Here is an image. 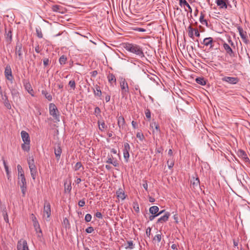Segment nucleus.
Wrapping results in <instances>:
<instances>
[{
    "label": "nucleus",
    "instance_id": "ea45409f",
    "mask_svg": "<svg viewBox=\"0 0 250 250\" xmlns=\"http://www.w3.org/2000/svg\"><path fill=\"white\" fill-rule=\"evenodd\" d=\"M204 14L201 13V15H200V18H199V21L200 22L203 24H206V25H207L208 24V21L207 20H204Z\"/></svg>",
    "mask_w": 250,
    "mask_h": 250
},
{
    "label": "nucleus",
    "instance_id": "a878e982",
    "mask_svg": "<svg viewBox=\"0 0 250 250\" xmlns=\"http://www.w3.org/2000/svg\"><path fill=\"white\" fill-rule=\"evenodd\" d=\"M2 100L3 101L4 104L5 106V107L8 109H10L11 108V106L10 104V103L8 99V97L6 95V93L4 94V98L1 97Z\"/></svg>",
    "mask_w": 250,
    "mask_h": 250
},
{
    "label": "nucleus",
    "instance_id": "de8ad7c7",
    "mask_svg": "<svg viewBox=\"0 0 250 250\" xmlns=\"http://www.w3.org/2000/svg\"><path fill=\"white\" fill-rule=\"evenodd\" d=\"M161 238H162V235L161 234H156L154 238H153V240H156L158 242H160L161 240Z\"/></svg>",
    "mask_w": 250,
    "mask_h": 250
},
{
    "label": "nucleus",
    "instance_id": "473e14b6",
    "mask_svg": "<svg viewBox=\"0 0 250 250\" xmlns=\"http://www.w3.org/2000/svg\"><path fill=\"white\" fill-rule=\"evenodd\" d=\"M30 142L23 143L21 145V148H22V150L25 151H26V152L29 151L30 149Z\"/></svg>",
    "mask_w": 250,
    "mask_h": 250
},
{
    "label": "nucleus",
    "instance_id": "e433bc0d",
    "mask_svg": "<svg viewBox=\"0 0 250 250\" xmlns=\"http://www.w3.org/2000/svg\"><path fill=\"white\" fill-rule=\"evenodd\" d=\"M33 226H34V227L37 233L39 232L41 234L42 233V231L40 228V226L39 222H36V223L35 222Z\"/></svg>",
    "mask_w": 250,
    "mask_h": 250
},
{
    "label": "nucleus",
    "instance_id": "09e8293b",
    "mask_svg": "<svg viewBox=\"0 0 250 250\" xmlns=\"http://www.w3.org/2000/svg\"><path fill=\"white\" fill-rule=\"evenodd\" d=\"M136 137L139 138L141 141H143L145 139L144 135L143 133L138 132L136 134Z\"/></svg>",
    "mask_w": 250,
    "mask_h": 250
},
{
    "label": "nucleus",
    "instance_id": "9d476101",
    "mask_svg": "<svg viewBox=\"0 0 250 250\" xmlns=\"http://www.w3.org/2000/svg\"><path fill=\"white\" fill-rule=\"evenodd\" d=\"M16 54L18 56L19 59L20 60H22L23 58V50L22 45L21 43L18 42L17 43L16 49Z\"/></svg>",
    "mask_w": 250,
    "mask_h": 250
},
{
    "label": "nucleus",
    "instance_id": "37998d69",
    "mask_svg": "<svg viewBox=\"0 0 250 250\" xmlns=\"http://www.w3.org/2000/svg\"><path fill=\"white\" fill-rule=\"evenodd\" d=\"M68 85L73 90H75L76 88V83L74 80H70L69 82Z\"/></svg>",
    "mask_w": 250,
    "mask_h": 250
},
{
    "label": "nucleus",
    "instance_id": "dca6fc26",
    "mask_svg": "<svg viewBox=\"0 0 250 250\" xmlns=\"http://www.w3.org/2000/svg\"><path fill=\"white\" fill-rule=\"evenodd\" d=\"M23 85L25 89L27 91L28 93H29L31 96H34V91L29 82L24 80Z\"/></svg>",
    "mask_w": 250,
    "mask_h": 250
},
{
    "label": "nucleus",
    "instance_id": "a19ab883",
    "mask_svg": "<svg viewBox=\"0 0 250 250\" xmlns=\"http://www.w3.org/2000/svg\"><path fill=\"white\" fill-rule=\"evenodd\" d=\"M167 164L169 169H171L174 166V161L172 159H169L167 161Z\"/></svg>",
    "mask_w": 250,
    "mask_h": 250
},
{
    "label": "nucleus",
    "instance_id": "13d9d810",
    "mask_svg": "<svg viewBox=\"0 0 250 250\" xmlns=\"http://www.w3.org/2000/svg\"><path fill=\"white\" fill-rule=\"evenodd\" d=\"M101 109L100 108L97 106L95 107V110H94V112H95V114H96V115L97 116L98 115L100 114L101 113Z\"/></svg>",
    "mask_w": 250,
    "mask_h": 250
},
{
    "label": "nucleus",
    "instance_id": "774afa93",
    "mask_svg": "<svg viewBox=\"0 0 250 250\" xmlns=\"http://www.w3.org/2000/svg\"><path fill=\"white\" fill-rule=\"evenodd\" d=\"M110 100V96L109 95H106L105 97V100L106 103L109 102Z\"/></svg>",
    "mask_w": 250,
    "mask_h": 250
},
{
    "label": "nucleus",
    "instance_id": "f03ea898",
    "mask_svg": "<svg viewBox=\"0 0 250 250\" xmlns=\"http://www.w3.org/2000/svg\"><path fill=\"white\" fill-rule=\"evenodd\" d=\"M49 114L55 120L56 122L60 121V115L59 111L55 104L51 103L49 105Z\"/></svg>",
    "mask_w": 250,
    "mask_h": 250
},
{
    "label": "nucleus",
    "instance_id": "680f3d73",
    "mask_svg": "<svg viewBox=\"0 0 250 250\" xmlns=\"http://www.w3.org/2000/svg\"><path fill=\"white\" fill-rule=\"evenodd\" d=\"M95 215L96 217L100 218V219H102V218H103V215H102V213L99 211H97L95 213Z\"/></svg>",
    "mask_w": 250,
    "mask_h": 250
},
{
    "label": "nucleus",
    "instance_id": "a18cd8bd",
    "mask_svg": "<svg viewBox=\"0 0 250 250\" xmlns=\"http://www.w3.org/2000/svg\"><path fill=\"white\" fill-rule=\"evenodd\" d=\"M145 115L146 118L149 120L151 118V112L149 109L147 108L145 110Z\"/></svg>",
    "mask_w": 250,
    "mask_h": 250
},
{
    "label": "nucleus",
    "instance_id": "8fccbe9b",
    "mask_svg": "<svg viewBox=\"0 0 250 250\" xmlns=\"http://www.w3.org/2000/svg\"><path fill=\"white\" fill-rule=\"evenodd\" d=\"M92 216L90 214H86L85 216L84 220L86 222H89L91 221Z\"/></svg>",
    "mask_w": 250,
    "mask_h": 250
},
{
    "label": "nucleus",
    "instance_id": "ddd939ff",
    "mask_svg": "<svg viewBox=\"0 0 250 250\" xmlns=\"http://www.w3.org/2000/svg\"><path fill=\"white\" fill-rule=\"evenodd\" d=\"M43 213L44 216L46 215V217L48 218L51 215V206L49 202L45 201L44 208H43Z\"/></svg>",
    "mask_w": 250,
    "mask_h": 250
},
{
    "label": "nucleus",
    "instance_id": "9b49d317",
    "mask_svg": "<svg viewBox=\"0 0 250 250\" xmlns=\"http://www.w3.org/2000/svg\"><path fill=\"white\" fill-rule=\"evenodd\" d=\"M17 250H30L26 240L21 239L18 242Z\"/></svg>",
    "mask_w": 250,
    "mask_h": 250
},
{
    "label": "nucleus",
    "instance_id": "2f4dec72",
    "mask_svg": "<svg viewBox=\"0 0 250 250\" xmlns=\"http://www.w3.org/2000/svg\"><path fill=\"white\" fill-rule=\"evenodd\" d=\"M195 81L197 83L201 85H205L207 83V81L203 77L196 78Z\"/></svg>",
    "mask_w": 250,
    "mask_h": 250
},
{
    "label": "nucleus",
    "instance_id": "f8f14e48",
    "mask_svg": "<svg viewBox=\"0 0 250 250\" xmlns=\"http://www.w3.org/2000/svg\"><path fill=\"white\" fill-rule=\"evenodd\" d=\"M4 75L8 80L10 81L13 80V76L12 75L11 68L10 65H7L6 66L4 71Z\"/></svg>",
    "mask_w": 250,
    "mask_h": 250
},
{
    "label": "nucleus",
    "instance_id": "603ef678",
    "mask_svg": "<svg viewBox=\"0 0 250 250\" xmlns=\"http://www.w3.org/2000/svg\"><path fill=\"white\" fill-rule=\"evenodd\" d=\"M142 185L146 191H148V185L146 180H143V184Z\"/></svg>",
    "mask_w": 250,
    "mask_h": 250
},
{
    "label": "nucleus",
    "instance_id": "bf43d9fd",
    "mask_svg": "<svg viewBox=\"0 0 250 250\" xmlns=\"http://www.w3.org/2000/svg\"><path fill=\"white\" fill-rule=\"evenodd\" d=\"M3 165H4V168L5 169V171L6 172V174H7V175H8L9 173V169H8V166L6 165V162H5V161H3Z\"/></svg>",
    "mask_w": 250,
    "mask_h": 250
},
{
    "label": "nucleus",
    "instance_id": "864d4df0",
    "mask_svg": "<svg viewBox=\"0 0 250 250\" xmlns=\"http://www.w3.org/2000/svg\"><path fill=\"white\" fill-rule=\"evenodd\" d=\"M50 61L48 58H44L43 60V65L44 67L47 66L49 63Z\"/></svg>",
    "mask_w": 250,
    "mask_h": 250
},
{
    "label": "nucleus",
    "instance_id": "bb28decb",
    "mask_svg": "<svg viewBox=\"0 0 250 250\" xmlns=\"http://www.w3.org/2000/svg\"><path fill=\"white\" fill-rule=\"evenodd\" d=\"M116 195L119 199H121L122 200L125 198V192L122 188H119L118 190H117Z\"/></svg>",
    "mask_w": 250,
    "mask_h": 250
},
{
    "label": "nucleus",
    "instance_id": "7c9ffc66",
    "mask_svg": "<svg viewBox=\"0 0 250 250\" xmlns=\"http://www.w3.org/2000/svg\"><path fill=\"white\" fill-rule=\"evenodd\" d=\"M52 10L53 12H58L60 13H63V8L59 5H54L52 6Z\"/></svg>",
    "mask_w": 250,
    "mask_h": 250
},
{
    "label": "nucleus",
    "instance_id": "1a4fd4ad",
    "mask_svg": "<svg viewBox=\"0 0 250 250\" xmlns=\"http://www.w3.org/2000/svg\"><path fill=\"white\" fill-rule=\"evenodd\" d=\"M130 150V147L128 143H125L124 145L123 155L125 162H128L129 158V151Z\"/></svg>",
    "mask_w": 250,
    "mask_h": 250
},
{
    "label": "nucleus",
    "instance_id": "f3484780",
    "mask_svg": "<svg viewBox=\"0 0 250 250\" xmlns=\"http://www.w3.org/2000/svg\"><path fill=\"white\" fill-rule=\"evenodd\" d=\"M0 210L2 212L3 219L5 222L9 223L8 214L6 211V208L4 205H1L0 207Z\"/></svg>",
    "mask_w": 250,
    "mask_h": 250
},
{
    "label": "nucleus",
    "instance_id": "b1692460",
    "mask_svg": "<svg viewBox=\"0 0 250 250\" xmlns=\"http://www.w3.org/2000/svg\"><path fill=\"white\" fill-rule=\"evenodd\" d=\"M5 38L7 41L11 42L12 40V29L10 28H9L8 32H7V28L5 27Z\"/></svg>",
    "mask_w": 250,
    "mask_h": 250
},
{
    "label": "nucleus",
    "instance_id": "0eeeda50",
    "mask_svg": "<svg viewBox=\"0 0 250 250\" xmlns=\"http://www.w3.org/2000/svg\"><path fill=\"white\" fill-rule=\"evenodd\" d=\"M216 42L215 41H213L212 38L208 37L205 38L201 43L204 45L208 47V49L211 50L214 48V43Z\"/></svg>",
    "mask_w": 250,
    "mask_h": 250
},
{
    "label": "nucleus",
    "instance_id": "2eb2a0df",
    "mask_svg": "<svg viewBox=\"0 0 250 250\" xmlns=\"http://www.w3.org/2000/svg\"><path fill=\"white\" fill-rule=\"evenodd\" d=\"M223 81L226 82L229 84H236L239 82L237 77H225L222 79Z\"/></svg>",
    "mask_w": 250,
    "mask_h": 250
},
{
    "label": "nucleus",
    "instance_id": "393cba45",
    "mask_svg": "<svg viewBox=\"0 0 250 250\" xmlns=\"http://www.w3.org/2000/svg\"><path fill=\"white\" fill-rule=\"evenodd\" d=\"M118 125L120 128H123L125 125V120L123 116L118 117Z\"/></svg>",
    "mask_w": 250,
    "mask_h": 250
},
{
    "label": "nucleus",
    "instance_id": "49530a36",
    "mask_svg": "<svg viewBox=\"0 0 250 250\" xmlns=\"http://www.w3.org/2000/svg\"><path fill=\"white\" fill-rule=\"evenodd\" d=\"M153 125H155V129L157 131L160 132V129L159 128V126L157 123L156 122H153L150 125V126L153 128Z\"/></svg>",
    "mask_w": 250,
    "mask_h": 250
},
{
    "label": "nucleus",
    "instance_id": "6e6552de",
    "mask_svg": "<svg viewBox=\"0 0 250 250\" xmlns=\"http://www.w3.org/2000/svg\"><path fill=\"white\" fill-rule=\"evenodd\" d=\"M237 30L239 32V35L243 41V42L246 43L248 44L250 42L249 40L248 39L247 34L246 31H244L241 26H239L237 27Z\"/></svg>",
    "mask_w": 250,
    "mask_h": 250
},
{
    "label": "nucleus",
    "instance_id": "a211bd4d",
    "mask_svg": "<svg viewBox=\"0 0 250 250\" xmlns=\"http://www.w3.org/2000/svg\"><path fill=\"white\" fill-rule=\"evenodd\" d=\"M237 154L238 156L243 159L245 162H250V159L244 150L239 149L237 151Z\"/></svg>",
    "mask_w": 250,
    "mask_h": 250
},
{
    "label": "nucleus",
    "instance_id": "423d86ee",
    "mask_svg": "<svg viewBox=\"0 0 250 250\" xmlns=\"http://www.w3.org/2000/svg\"><path fill=\"white\" fill-rule=\"evenodd\" d=\"M28 164L29 165V168L30 169L31 177L33 180H35L37 174V170L36 167L34 164V159H32L31 160H29L28 161Z\"/></svg>",
    "mask_w": 250,
    "mask_h": 250
},
{
    "label": "nucleus",
    "instance_id": "20e7f679",
    "mask_svg": "<svg viewBox=\"0 0 250 250\" xmlns=\"http://www.w3.org/2000/svg\"><path fill=\"white\" fill-rule=\"evenodd\" d=\"M120 84L122 90V95L123 97H124L129 92L128 85L125 79L124 78L120 79Z\"/></svg>",
    "mask_w": 250,
    "mask_h": 250
},
{
    "label": "nucleus",
    "instance_id": "4c0bfd02",
    "mask_svg": "<svg viewBox=\"0 0 250 250\" xmlns=\"http://www.w3.org/2000/svg\"><path fill=\"white\" fill-rule=\"evenodd\" d=\"M36 32L37 37L39 38H42L43 37L42 33V32L41 28L40 27H37L36 28Z\"/></svg>",
    "mask_w": 250,
    "mask_h": 250
},
{
    "label": "nucleus",
    "instance_id": "5701e85b",
    "mask_svg": "<svg viewBox=\"0 0 250 250\" xmlns=\"http://www.w3.org/2000/svg\"><path fill=\"white\" fill-rule=\"evenodd\" d=\"M94 94L95 96L100 97L102 96V91L101 90V88L100 86L96 84L95 85L94 88L93 89Z\"/></svg>",
    "mask_w": 250,
    "mask_h": 250
},
{
    "label": "nucleus",
    "instance_id": "c9c22d12",
    "mask_svg": "<svg viewBox=\"0 0 250 250\" xmlns=\"http://www.w3.org/2000/svg\"><path fill=\"white\" fill-rule=\"evenodd\" d=\"M59 61L61 65H64L66 62L67 57L63 55L59 58Z\"/></svg>",
    "mask_w": 250,
    "mask_h": 250
},
{
    "label": "nucleus",
    "instance_id": "69168bd1",
    "mask_svg": "<svg viewBox=\"0 0 250 250\" xmlns=\"http://www.w3.org/2000/svg\"><path fill=\"white\" fill-rule=\"evenodd\" d=\"M194 31H195V35L197 37H199L200 34L198 30L197 29H194Z\"/></svg>",
    "mask_w": 250,
    "mask_h": 250
},
{
    "label": "nucleus",
    "instance_id": "39448f33",
    "mask_svg": "<svg viewBox=\"0 0 250 250\" xmlns=\"http://www.w3.org/2000/svg\"><path fill=\"white\" fill-rule=\"evenodd\" d=\"M215 3L220 9H230L231 5L229 0H215Z\"/></svg>",
    "mask_w": 250,
    "mask_h": 250
},
{
    "label": "nucleus",
    "instance_id": "72a5a7b5",
    "mask_svg": "<svg viewBox=\"0 0 250 250\" xmlns=\"http://www.w3.org/2000/svg\"><path fill=\"white\" fill-rule=\"evenodd\" d=\"M42 94L43 95L45 98L48 100L49 101H51L52 100V97L51 94L48 93L46 90H42Z\"/></svg>",
    "mask_w": 250,
    "mask_h": 250
},
{
    "label": "nucleus",
    "instance_id": "c03bdc74",
    "mask_svg": "<svg viewBox=\"0 0 250 250\" xmlns=\"http://www.w3.org/2000/svg\"><path fill=\"white\" fill-rule=\"evenodd\" d=\"M81 167H83V168L82 163L81 162H77L74 167L75 170H78Z\"/></svg>",
    "mask_w": 250,
    "mask_h": 250
},
{
    "label": "nucleus",
    "instance_id": "c756f323",
    "mask_svg": "<svg viewBox=\"0 0 250 250\" xmlns=\"http://www.w3.org/2000/svg\"><path fill=\"white\" fill-rule=\"evenodd\" d=\"M55 155L58 160L60 159L62 151L61 146L58 145L54 149Z\"/></svg>",
    "mask_w": 250,
    "mask_h": 250
},
{
    "label": "nucleus",
    "instance_id": "e2e57ef3",
    "mask_svg": "<svg viewBox=\"0 0 250 250\" xmlns=\"http://www.w3.org/2000/svg\"><path fill=\"white\" fill-rule=\"evenodd\" d=\"M151 230V229L150 227L147 228V229H146V234L149 237L150 235Z\"/></svg>",
    "mask_w": 250,
    "mask_h": 250
},
{
    "label": "nucleus",
    "instance_id": "4be33fe9",
    "mask_svg": "<svg viewBox=\"0 0 250 250\" xmlns=\"http://www.w3.org/2000/svg\"><path fill=\"white\" fill-rule=\"evenodd\" d=\"M107 78L108 79V82L111 85H112L113 84H116V78L113 73H109L107 75Z\"/></svg>",
    "mask_w": 250,
    "mask_h": 250
},
{
    "label": "nucleus",
    "instance_id": "c85d7f7f",
    "mask_svg": "<svg viewBox=\"0 0 250 250\" xmlns=\"http://www.w3.org/2000/svg\"><path fill=\"white\" fill-rule=\"evenodd\" d=\"M179 5L181 6H187L188 8V10L189 12L190 13H192V9L189 4L187 2L186 0H179Z\"/></svg>",
    "mask_w": 250,
    "mask_h": 250
},
{
    "label": "nucleus",
    "instance_id": "0e129e2a",
    "mask_svg": "<svg viewBox=\"0 0 250 250\" xmlns=\"http://www.w3.org/2000/svg\"><path fill=\"white\" fill-rule=\"evenodd\" d=\"M158 216V214H152L151 215H150L149 217V220L150 221H152L153 220H154V219Z\"/></svg>",
    "mask_w": 250,
    "mask_h": 250
},
{
    "label": "nucleus",
    "instance_id": "4d7b16f0",
    "mask_svg": "<svg viewBox=\"0 0 250 250\" xmlns=\"http://www.w3.org/2000/svg\"><path fill=\"white\" fill-rule=\"evenodd\" d=\"M94 231V229L92 227H89L85 229V231L87 233H90Z\"/></svg>",
    "mask_w": 250,
    "mask_h": 250
},
{
    "label": "nucleus",
    "instance_id": "052dcab7",
    "mask_svg": "<svg viewBox=\"0 0 250 250\" xmlns=\"http://www.w3.org/2000/svg\"><path fill=\"white\" fill-rule=\"evenodd\" d=\"M31 219H32L33 221V224L36 222H38L36 217L35 216V215L33 214H32L31 216Z\"/></svg>",
    "mask_w": 250,
    "mask_h": 250
},
{
    "label": "nucleus",
    "instance_id": "f257e3e1",
    "mask_svg": "<svg viewBox=\"0 0 250 250\" xmlns=\"http://www.w3.org/2000/svg\"><path fill=\"white\" fill-rule=\"evenodd\" d=\"M123 47L127 51L135 54L141 58L145 56L142 48L139 45L126 42L124 43Z\"/></svg>",
    "mask_w": 250,
    "mask_h": 250
},
{
    "label": "nucleus",
    "instance_id": "6ab92c4d",
    "mask_svg": "<svg viewBox=\"0 0 250 250\" xmlns=\"http://www.w3.org/2000/svg\"><path fill=\"white\" fill-rule=\"evenodd\" d=\"M21 137L23 143H28L30 142V139L29 137V135L28 133L25 131H21Z\"/></svg>",
    "mask_w": 250,
    "mask_h": 250
},
{
    "label": "nucleus",
    "instance_id": "aec40b11",
    "mask_svg": "<svg viewBox=\"0 0 250 250\" xmlns=\"http://www.w3.org/2000/svg\"><path fill=\"white\" fill-rule=\"evenodd\" d=\"M107 160L106 161V163L112 164L115 167H117L119 166V164L116 160H113V156L112 155H108L107 156Z\"/></svg>",
    "mask_w": 250,
    "mask_h": 250
},
{
    "label": "nucleus",
    "instance_id": "6e6d98bb",
    "mask_svg": "<svg viewBox=\"0 0 250 250\" xmlns=\"http://www.w3.org/2000/svg\"><path fill=\"white\" fill-rule=\"evenodd\" d=\"M128 247L127 248L130 249H132L134 248V244L132 241H127Z\"/></svg>",
    "mask_w": 250,
    "mask_h": 250
},
{
    "label": "nucleus",
    "instance_id": "4468645a",
    "mask_svg": "<svg viewBox=\"0 0 250 250\" xmlns=\"http://www.w3.org/2000/svg\"><path fill=\"white\" fill-rule=\"evenodd\" d=\"M223 45L227 54H228L230 57H234L235 56L234 52L228 43L224 42Z\"/></svg>",
    "mask_w": 250,
    "mask_h": 250
},
{
    "label": "nucleus",
    "instance_id": "412c9836",
    "mask_svg": "<svg viewBox=\"0 0 250 250\" xmlns=\"http://www.w3.org/2000/svg\"><path fill=\"white\" fill-rule=\"evenodd\" d=\"M170 215V213L168 212H167L164 215L161 216L160 218H159L158 219L157 223H164V222H167L168 220V218L169 217Z\"/></svg>",
    "mask_w": 250,
    "mask_h": 250
},
{
    "label": "nucleus",
    "instance_id": "5fc2aeb1",
    "mask_svg": "<svg viewBox=\"0 0 250 250\" xmlns=\"http://www.w3.org/2000/svg\"><path fill=\"white\" fill-rule=\"evenodd\" d=\"M78 205L80 207H83L85 205V199L81 200L78 202Z\"/></svg>",
    "mask_w": 250,
    "mask_h": 250
},
{
    "label": "nucleus",
    "instance_id": "79ce46f5",
    "mask_svg": "<svg viewBox=\"0 0 250 250\" xmlns=\"http://www.w3.org/2000/svg\"><path fill=\"white\" fill-rule=\"evenodd\" d=\"M194 31V29H193L190 25L188 27V34L190 38H193V31Z\"/></svg>",
    "mask_w": 250,
    "mask_h": 250
},
{
    "label": "nucleus",
    "instance_id": "3c124183",
    "mask_svg": "<svg viewBox=\"0 0 250 250\" xmlns=\"http://www.w3.org/2000/svg\"><path fill=\"white\" fill-rule=\"evenodd\" d=\"M17 169L18 171V175L19 176V174H24L23 169H22L20 165H18L17 166Z\"/></svg>",
    "mask_w": 250,
    "mask_h": 250
},
{
    "label": "nucleus",
    "instance_id": "cd10ccee",
    "mask_svg": "<svg viewBox=\"0 0 250 250\" xmlns=\"http://www.w3.org/2000/svg\"><path fill=\"white\" fill-rule=\"evenodd\" d=\"M200 186V181L198 178H193L192 180L191 181V186H192L193 188H196Z\"/></svg>",
    "mask_w": 250,
    "mask_h": 250
},
{
    "label": "nucleus",
    "instance_id": "338daca9",
    "mask_svg": "<svg viewBox=\"0 0 250 250\" xmlns=\"http://www.w3.org/2000/svg\"><path fill=\"white\" fill-rule=\"evenodd\" d=\"M35 51L37 53H39L41 51L40 50V46L39 45H37L35 48Z\"/></svg>",
    "mask_w": 250,
    "mask_h": 250
},
{
    "label": "nucleus",
    "instance_id": "7ed1b4c3",
    "mask_svg": "<svg viewBox=\"0 0 250 250\" xmlns=\"http://www.w3.org/2000/svg\"><path fill=\"white\" fill-rule=\"evenodd\" d=\"M18 185L21 188L23 196H24L27 190V186L24 174H19Z\"/></svg>",
    "mask_w": 250,
    "mask_h": 250
},
{
    "label": "nucleus",
    "instance_id": "f704fd0d",
    "mask_svg": "<svg viewBox=\"0 0 250 250\" xmlns=\"http://www.w3.org/2000/svg\"><path fill=\"white\" fill-rule=\"evenodd\" d=\"M159 211V208L157 206H152L149 208V212L152 214H156Z\"/></svg>",
    "mask_w": 250,
    "mask_h": 250
},
{
    "label": "nucleus",
    "instance_id": "58836bf2",
    "mask_svg": "<svg viewBox=\"0 0 250 250\" xmlns=\"http://www.w3.org/2000/svg\"><path fill=\"white\" fill-rule=\"evenodd\" d=\"M98 124L99 125V128L101 131H103L104 129L106 127L104 121L101 123V122L99 121L98 122Z\"/></svg>",
    "mask_w": 250,
    "mask_h": 250
}]
</instances>
